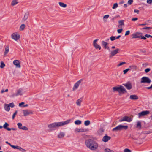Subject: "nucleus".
<instances>
[{
  "mask_svg": "<svg viewBox=\"0 0 152 152\" xmlns=\"http://www.w3.org/2000/svg\"><path fill=\"white\" fill-rule=\"evenodd\" d=\"M85 144L87 147L92 151H96L99 147L98 143L92 139L87 140Z\"/></svg>",
  "mask_w": 152,
  "mask_h": 152,
  "instance_id": "f257e3e1",
  "label": "nucleus"
},
{
  "mask_svg": "<svg viewBox=\"0 0 152 152\" xmlns=\"http://www.w3.org/2000/svg\"><path fill=\"white\" fill-rule=\"evenodd\" d=\"M70 121V120H68L63 122H55L48 124L47 126L49 129L51 131L55 128L59 127L67 124L69 123Z\"/></svg>",
  "mask_w": 152,
  "mask_h": 152,
  "instance_id": "f03ea898",
  "label": "nucleus"
},
{
  "mask_svg": "<svg viewBox=\"0 0 152 152\" xmlns=\"http://www.w3.org/2000/svg\"><path fill=\"white\" fill-rule=\"evenodd\" d=\"M113 92H118L119 95H121V94L127 92L126 89L124 87L122 86H120L118 87H113Z\"/></svg>",
  "mask_w": 152,
  "mask_h": 152,
  "instance_id": "7ed1b4c3",
  "label": "nucleus"
},
{
  "mask_svg": "<svg viewBox=\"0 0 152 152\" xmlns=\"http://www.w3.org/2000/svg\"><path fill=\"white\" fill-rule=\"evenodd\" d=\"M20 37V35L18 32L13 33L11 35V39L16 42H17L19 40Z\"/></svg>",
  "mask_w": 152,
  "mask_h": 152,
  "instance_id": "20e7f679",
  "label": "nucleus"
},
{
  "mask_svg": "<svg viewBox=\"0 0 152 152\" xmlns=\"http://www.w3.org/2000/svg\"><path fill=\"white\" fill-rule=\"evenodd\" d=\"M128 126H124L122 125H119L116 127L113 128L112 129L113 132H117L120 131L123 129L126 130L127 129Z\"/></svg>",
  "mask_w": 152,
  "mask_h": 152,
  "instance_id": "39448f33",
  "label": "nucleus"
},
{
  "mask_svg": "<svg viewBox=\"0 0 152 152\" xmlns=\"http://www.w3.org/2000/svg\"><path fill=\"white\" fill-rule=\"evenodd\" d=\"M83 81V80L82 79H81L77 81L74 84L72 89L73 91H76L78 88L79 86L81 84Z\"/></svg>",
  "mask_w": 152,
  "mask_h": 152,
  "instance_id": "423d86ee",
  "label": "nucleus"
},
{
  "mask_svg": "<svg viewBox=\"0 0 152 152\" xmlns=\"http://www.w3.org/2000/svg\"><path fill=\"white\" fill-rule=\"evenodd\" d=\"M151 81V80L148 77L145 76L142 77L140 80L141 83L149 84Z\"/></svg>",
  "mask_w": 152,
  "mask_h": 152,
  "instance_id": "0eeeda50",
  "label": "nucleus"
},
{
  "mask_svg": "<svg viewBox=\"0 0 152 152\" xmlns=\"http://www.w3.org/2000/svg\"><path fill=\"white\" fill-rule=\"evenodd\" d=\"M23 116L25 117L33 114L32 111L30 110H23Z\"/></svg>",
  "mask_w": 152,
  "mask_h": 152,
  "instance_id": "6e6552de",
  "label": "nucleus"
},
{
  "mask_svg": "<svg viewBox=\"0 0 152 152\" xmlns=\"http://www.w3.org/2000/svg\"><path fill=\"white\" fill-rule=\"evenodd\" d=\"M150 113V112L148 110H146L142 111L140 112L138 114V115L139 118L145 116L146 115L149 114Z\"/></svg>",
  "mask_w": 152,
  "mask_h": 152,
  "instance_id": "1a4fd4ad",
  "label": "nucleus"
},
{
  "mask_svg": "<svg viewBox=\"0 0 152 152\" xmlns=\"http://www.w3.org/2000/svg\"><path fill=\"white\" fill-rule=\"evenodd\" d=\"M132 121V119L130 117L125 116L121 118L119 120V122H122L124 121H126L128 122H130Z\"/></svg>",
  "mask_w": 152,
  "mask_h": 152,
  "instance_id": "9d476101",
  "label": "nucleus"
},
{
  "mask_svg": "<svg viewBox=\"0 0 152 152\" xmlns=\"http://www.w3.org/2000/svg\"><path fill=\"white\" fill-rule=\"evenodd\" d=\"M120 49L119 48H116L115 50L111 51H110V55L109 57L110 58H111L117 54L119 53Z\"/></svg>",
  "mask_w": 152,
  "mask_h": 152,
  "instance_id": "9b49d317",
  "label": "nucleus"
},
{
  "mask_svg": "<svg viewBox=\"0 0 152 152\" xmlns=\"http://www.w3.org/2000/svg\"><path fill=\"white\" fill-rule=\"evenodd\" d=\"M13 64L15 66L16 68H20L21 67L20 62L18 60H15L13 62Z\"/></svg>",
  "mask_w": 152,
  "mask_h": 152,
  "instance_id": "f8f14e48",
  "label": "nucleus"
},
{
  "mask_svg": "<svg viewBox=\"0 0 152 152\" xmlns=\"http://www.w3.org/2000/svg\"><path fill=\"white\" fill-rule=\"evenodd\" d=\"M98 40V39L94 40L93 41V45L96 49H99L100 50L101 49V47L97 43Z\"/></svg>",
  "mask_w": 152,
  "mask_h": 152,
  "instance_id": "ddd939ff",
  "label": "nucleus"
},
{
  "mask_svg": "<svg viewBox=\"0 0 152 152\" xmlns=\"http://www.w3.org/2000/svg\"><path fill=\"white\" fill-rule=\"evenodd\" d=\"M142 34L140 32H136L132 35V38L136 39L140 37L141 35Z\"/></svg>",
  "mask_w": 152,
  "mask_h": 152,
  "instance_id": "4468645a",
  "label": "nucleus"
},
{
  "mask_svg": "<svg viewBox=\"0 0 152 152\" xmlns=\"http://www.w3.org/2000/svg\"><path fill=\"white\" fill-rule=\"evenodd\" d=\"M88 129H84L83 128H76L75 129V132L76 133L77 132H80L88 131Z\"/></svg>",
  "mask_w": 152,
  "mask_h": 152,
  "instance_id": "2eb2a0df",
  "label": "nucleus"
},
{
  "mask_svg": "<svg viewBox=\"0 0 152 152\" xmlns=\"http://www.w3.org/2000/svg\"><path fill=\"white\" fill-rule=\"evenodd\" d=\"M17 124L19 129L24 130H27L28 129V128L25 126H22V124L21 123H18Z\"/></svg>",
  "mask_w": 152,
  "mask_h": 152,
  "instance_id": "dca6fc26",
  "label": "nucleus"
},
{
  "mask_svg": "<svg viewBox=\"0 0 152 152\" xmlns=\"http://www.w3.org/2000/svg\"><path fill=\"white\" fill-rule=\"evenodd\" d=\"M111 138L110 136H109L107 135L104 136L102 139V141L104 142H106L111 139Z\"/></svg>",
  "mask_w": 152,
  "mask_h": 152,
  "instance_id": "f3484780",
  "label": "nucleus"
},
{
  "mask_svg": "<svg viewBox=\"0 0 152 152\" xmlns=\"http://www.w3.org/2000/svg\"><path fill=\"white\" fill-rule=\"evenodd\" d=\"M123 85L125 86L128 90H130L132 88V85L130 82L127 83H126L124 84Z\"/></svg>",
  "mask_w": 152,
  "mask_h": 152,
  "instance_id": "a211bd4d",
  "label": "nucleus"
},
{
  "mask_svg": "<svg viewBox=\"0 0 152 152\" xmlns=\"http://www.w3.org/2000/svg\"><path fill=\"white\" fill-rule=\"evenodd\" d=\"M65 136V133L64 132H59L57 136V137L59 139L63 138Z\"/></svg>",
  "mask_w": 152,
  "mask_h": 152,
  "instance_id": "6ab92c4d",
  "label": "nucleus"
},
{
  "mask_svg": "<svg viewBox=\"0 0 152 152\" xmlns=\"http://www.w3.org/2000/svg\"><path fill=\"white\" fill-rule=\"evenodd\" d=\"M102 44L105 49H107L108 50H110V48L108 46V43L104 41H102Z\"/></svg>",
  "mask_w": 152,
  "mask_h": 152,
  "instance_id": "aec40b11",
  "label": "nucleus"
},
{
  "mask_svg": "<svg viewBox=\"0 0 152 152\" xmlns=\"http://www.w3.org/2000/svg\"><path fill=\"white\" fill-rule=\"evenodd\" d=\"M83 100V98H80L77 99L75 103L77 106H80L81 105V103Z\"/></svg>",
  "mask_w": 152,
  "mask_h": 152,
  "instance_id": "412c9836",
  "label": "nucleus"
},
{
  "mask_svg": "<svg viewBox=\"0 0 152 152\" xmlns=\"http://www.w3.org/2000/svg\"><path fill=\"white\" fill-rule=\"evenodd\" d=\"M17 94L18 96H22L23 94V90L21 88H19L16 91Z\"/></svg>",
  "mask_w": 152,
  "mask_h": 152,
  "instance_id": "4be33fe9",
  "label": "nucleus"
},
{
  "mask_svg": "<svg viewBox=\"0 0 152 152\" xmlns=\"http://www.w3.org/2000/svg\"><path fill=\"white\" fill-rule=\"evenodd\" d=\"M129 98L130 99L133 100H136L138 99V96L136 95H130Z\"/></svg>",
  "mask_w": 152,
  "mask_h": 152,
  "instance_id": "5701e85b",
  "label": "nucleus"
},
{
  "mask_svg": "<svg viewBox=\"0 0 152 152\" xmlns=\"http://www.w3.org/2000/svg\"><path fill=\"white\" fill-rule=\"evenodd\" d=\"M124 20H121L118 21L119 25L118 26V28H121L124 26Z\"/></svg>",
  "mask_w": 152,
  "mask_h": 152,
  "instance_id": "b1692460",
  "label": "nucleus"
},
{
  "mask_svg": "<svg viewBox=\"0 0 152 152\" xmlns=\"http://www.w3.org/2000/svg\"><path fill=\"white\" fill-rule=\"evenodd\" d=\"M13 148L14 149H19L22 152H25V150L23 149L21 147L18 146H14L13 147Z\"/></svg>",
  "mask_w": 152,
  "mask_h": 152,
  "instance_id": "393cba45",
  "label": "nucleus"
},
{
  "mask_svg": "<svg viewBox=\"0 0 152 152\" xmlns=\"http://www.w3.org/2000/svg\"><path fill=\"white\" fill-rule=\"evenodd\" d=\"M9 126V124L7 122H5L3 126V127L4 129H6L8 131H10L11 130V128H8L7 127Z\"/></svg>",
  "mask_w": 152,
  "mask_h": 152,
  "instance_id": "a878e982",
  "label": "nucleus"
},
{
  "mask_svg": "<svg viewBox=\"0 0 152 152\" xmlns=\"http://www.w3.org/2000/svg\"><path fill=\"white\" fill-rule=\"evenodd\" d=\"M29 14L28 12L25 13L24 15L23 18V20L24 21H26L28 18Z\"/></svg>",
  "mask_w": 152,
  "mask_h": 152,
  "instance_id": "bb28decb",
  "label": "nucleus"
},
{
  "mask_svg": "<svg viewBox=\"0 0 152 152\" xmlns=\"http://www.w3.org/2000/svg\"><path fill=\"white\" fill-rule=\"evenodd\" d=\"M129 68L130 70H136L137 69V66L136 65H132L129 66Z\"/></svg>",
  "mask_w": 152,
  "mask_h": 152,
  "instance_id": "cd10ccee",
  "label": "nucleus"
},
{
  "mask_svg": "<svg viewBox=\"0 0 152 152\" xmlns=\"http://www.w3.org/2000/svg\"><path fill=\"white\" fill-rule=\"evenodd\" d=\"M58 4L60 7L63 8H65L67 7V5L63 2H59Z\"/></svg>",
  "mask_w": 152,
  "mask_h": 152,
  "instance_id": "c85d7f7f",
  "label": "nucleus"
},
{
  "mask_svg": "<svg viewBox=\"0 0 152 152\" xmlns=\"http://www.w3.org/2000/svg\"><path fill=\"white\" fill-rule=\"evenodd\" d=\"M18 3V0H12L11 4V6H13L17 4Z\"/></svg>",
  "mask_w": 152,
  "mask_h": 152,
  "instance_id": "c756f323",
  "label": "nucleus"
},
{
  "mask_svg": "<svg viewBox=\"0 0 152 152\" xmlns=\"http://www.w3.org/2000/svg\"><path fill=\"white\" fill-rule=\"evenodd\" d=\"M109 17V15H105L103 16V20L104 22H106L107 21V19Z\"/></svg>",
  "mask_w": 152,
  "mask_h": 152,
  "instance_id": "7c9ffc66",
  "label": "nucleus"
},
{
  "mask_svg": "<svg viewBox=\"0 0 152 152\" xmlns=\"http://www.w3.org/2000/svg\"><path fill=\"white\" fill-rule=\"evenodd\" d=\"M104 132V130L102 128L100 129L97 132V134L100 135L102 134Z\"/></svg>",
  "mask_w": 152,
  "mask_h": 152,
  "instance_id": "2f4dec72",
  "label": "nucleus"
},
{
  "mask_svg": "<svg viewBox=\"0 0 152 152\" xmlns=\"http://www.w3.org/2000/svg\"><path fill=\"white\" fill-rule=\"evenodd\" d=\"M4 107L5 110L7 111H10V108L9 104H5L4 105Z\"/></svg>",
  "mask_w": 152,
  "mask_h": 152,
  "instance_id": "473e14b6",
  "label": "nucleus"
},
{
  "mask_svg": "<svg viewBox=\"0 0 152 152\" xmlns=\"http://www.w3.org/2000/svg\"><path fill=\"white\" fill-rule=\"evenodd\" d=\"M9 50V47L8 46H7L5 49V51L4 52V55H6L8 52Z\"/></svg>",
  "mask_w": 152,
  "mask_h": 152,
  "instance_id": "72a5a7b5",
  "label": "nucleus"
},
{
  "mask_svg": "<svg viewBox=\"0 0 152 152\" xmlns=\"http://www.w3.org/2000/svg\"><path fill=\"white\" fill-rule=\"evenodd\" d=\"M141 127V123L140 121H138L137 123L136 127L139 129H140Z\"/></svg>",
  "mask_w": 152,
  "mask_h": 152,
  "instance_id": "f704fd0d",
  "label": "nucleus"
},
{
  "mask_svg": "<svg viewBox=\"0 0 152 152\" xmlns=\"http://www.w3.org/2000/svg\"><path fill=\"white\" fill-rule=\"evenodd\" d=\"M25 25L24 24H22L20 26V27L19 30L21 31H23L25 28Z\"/></svg>",
  "mask_w": 152,
  "mask_h": 152,
  "instance_id": "c9c22d12",
  "label": "nucleus"
},
{
  "mask_svg": "<svg viewBox=\"0 0 152 152\" xmlns=\"http://www.w3.org/2000/svg\"><path fill=\"white\" fill-rule=\"evenodd\" d=\"M104 152H114V151L109 148H106L104 149Z\"/></svg>",
  "mask_w": 152,
  "mask_h": 152,
  "instance_id": "e433bc0d",
  "label": "nucleus"
},
{
  "mask_svg": "<svg viewBox=\"0 0 152 152\" xmlns=\"http://www.w3.org/2000/svg\"><path fill=\"white\" fill-rule=\"evenodd\" d=\"M90 124V122L89 120H87L86 121L84 122V125L86 126H87L89 125Z\"/></svg>",
  "mask_w": 152,
  "mask_h": 152,
  "instance_id": "4c0bfd02",
  "label": "nucleus"
},
{
  "mask_svg": "<svg viewBox=\"0 0 152 152\" xmlns=\"http://www.w3.org/2000/svg\"><path fill=\"white\" fill-rule=\"evenodd\" d=\"M118 4L117 3H114L112 7L113 10H114L116 8L118 7Z\"/></svg>",
  "mask_w": 152,
  "mask_h": 152,
  "instance_id": "58836bf2",
  "label": "nucleus"
},
{
  "mask_svg": "<svg viewBox=\"0 0 152 152\" xmlns=\"http://www.w3.org/2000/svg\"><path fill=\"white\" fill-rule=\"evenodd\" d=\"M75 123L76 125H80L81 124V121L79 120H77L75 121Z\"/></svg>",
  "mask_w": 152,
  "mask_h": 152,
  "instance_id": "ea45409f",
  "label": "nucleus"
},
{
  "mask_svg": "<svg viewBox=\"0 0 152 152\" xmlns=\"http://www.w3.org/2000/svg\"><path fill=\"white\" fill-rule=\"evenodd\" d=\"M5 66V64L3 62H1V65L0 67L1 68H3Z\"/></svg>",
  "mask_w": 152,
  "mask_h": 152,
  "instance_id": "a19ab883",
  "label": "nucleus"
},
{
  "mask_svg": "<svg viewBox=\"0 0 152 152\" xmlns=\"http://www.w3.org/2000/svg\"><path fill=\"white\" fill-rule=\"evenodd\" d=\"M152 28V27H145L142 28H141L142 30H149L150 29H151Z\"/></svg>",
  "mask_w": 152,
  "mask_h": 152,
  "instance_id": "79ce46f5",
  "label": "nucleus"
},
{
  "mask_svg": "<svg viewBox=\"0 0 152 152\" xmlns=\"http://www.w3.org/2000/svg\"><path fill=\"white\" fill-rule=\"evenodd\" d=\"M129 70H130V69L129 68H127L126 69L123 70V72L124 74H126L127 73V72Z\"/></svg>",
  "mask_w": 152,
  "mask_h": 152,
  "instance_id": "37998d69",
  "label": "nucleus"
},
{
  "mask_svg": "<svg viewBox=\"0 0 152 152\" xmlns=\"http://www.w3.org/2000/svg\"><path fill=\"white\" fill-rule=\"evenodd\" d=\"M124 152H131V151L128 148H125L123 150Z\"/></svg>",
  "mask_w": 152,
  "mask_h": 152,
  "instance_id": "c03bdc74",
  "label": "nucleus"
},
{
  "mask_svg": "<svg viewBox=\"0 0 152 152\" xmlns=\"http://www.w3.org/2000/svg\"><path fill=\"white\" fill-rule=\"evenodd\" d=\"M126 63L124 62H121L117 65V66L118 67L120 66L123 64H125Z\"/></svg>",
  "mask_w": 152,
  "mask_h": 152,
  "instance_id": "a18cd8bd",
  "label": "nucleus"
},
{
  "mask_svg": "<svg viewBox=\"0 0 152 152\" xmlns=\"http://www.w3.org/2000/svg\"><path fill=\"white\" fill-rule=\"evenodd\" d=\"M116 39L115 37V36H111L110 37V39L111 41H113Z\"/></svg>",
  "mask_w": 152,
  "mask_h": 152,
  "instance_id": "49530a36",
  "label": "nucleus"
},
{
  "mask_svg": "<svg viewBox=\"0 0 152 152\" xmlns=\"http://www.w3.org/2000/svg\"><path fill=\"white\" fill-rule=\"evenodd\" d=\"M123 31L122 28H120V29H118L117 30V32L119 33H121Z\"/></svg>",
  "mask_w": 152,
  "mask_h": 152,
  "instance_id": "de8ad7c7",
  "label": "nucleus"
},
{
  "mask_svg": "<svg viewBox=\"0 0 152 152\" xmlns=\"http://www.w3.org/2000/svg\"><path fill=\"white\" fill-rule=\"evenodd\" d=\"M9 105L10 106V107L11 108L15 106V105H14V104L13 103H10L9 104Z\"/></svg>",
  "mask_w": 152,
  "mask_h": 152,
  "instance_id": "09e8293b",
  "label": "nucleus"
},
{
  "mask_svg": "<svg viewBox=\"0 0 152 152\" xmlns=\"http://www.w3.org/2000/svg\"><path fill=\"white\" fill-rule=\"evenodd\" d=\"M18 96V95L17 94V93L16 92V93L12 94V95H11V97H14L15 96Z\"/></svg>",
  "mask_w": 152,
  "mask_h": 152,
  "instance_id": "8fccbe9b",
  "label": "nucleus"
},
{
  "mask_svg": "<svg viewBox=\"0 0 152 152\" xmlns=\"http://www.w3.org/2000/svg\"><path fill=\"white\" fill-rule=\"evenodd\" d=\"M133 0H129L128 1V4L129 5L131 4L133 2Z\"/></svg>",
  "mask_w": 152,
  "mask_h": 152,
  "instance_id": "3c124183",
  "label": "nucleus"
},
{
  "mask_svg": "<svg viewBox=\"0 0 152 152\" xmlns=\"http://www.w3.org/2000/svg\"><path fill=\"white\" fill-rule=\"evenodd\" d=\"M17 113V111H15V113L13 114V115H12V118L13 119H14V118L15 116V115H16V114Z\"/></svg>",
  "mask_w": 152,
  "mask_h": 152,
  "instance_id": "603ef678",
  "label": "nucleus"
},
{
  "mask_svg": "<svg viewBox=\"0 0 152 152\" xmlns=\"http://www.w3.org/2000/svg\"><path fill=\"white\" fill-rule=\"evenodd\" d=\"M130 31L129 30L126 31L125 33V35L127 36V35H129L130 34Z\"/></svg>",
  "mask_w": 152,
  "mask_h": 152,
  "instance_id": "864d4df0",
  "label": "nucleus"
},
{
  "mask_svg": "<svg viewBox=\"0 0 152 152\" xmlns=\"http://www.w3.org/2000/svg\"><path fill=\"white\" fill-rule=\"evenodd\" d=\"M150 70L151 69L150 68H148L145 69V71L146 73H148L150 71Z\"/></svg>",
  "mask_w": 152,
  "mask_h": 152,
  "instance_id": "5fc2aeb1",
  "label": "nucleus"
},
{
  "mask_svg": "<svg viewBox=\"0 0 152 152\" xmlns=\"http://www.w3.org/2000/svg\"><path fill=\"white\" fill-rule=\"evenodd\" d=\"M24 102H22L20 103H19V106L20 107H23V105L24 104Z\"/></svg>",
  "mask_w": 152,
  "mask_h": 152,
  "instance_id": "6e6d98bb",
  "label": "nucleus"
},
{
  "mask_svg": "<svg viewBox=\"0 0 152 152\" xmlns=\"http://www.w3.org/2000/svg\"><path fill=\"white\" fill-rule=\"evenodd\" d=\"M145 36L147 38H149L150 37L152 38V36L149 34H145Z\"/></svg>",
  "mask_w": 152,
  "mask_h": 152,
  "instance_id": "4d7b16f0",
  "label": "nucleus"
},
{
  "mask_svg": "<svg viewBox=\"0 0 152 152\" xmlns=\"http://www.w3.org/2000/svg\"><path fill=\"white\" fill-rule=\"evenodd\" d=\"M140 37H141V39H142L143 40H145L146 39V37H145H145L144 36H142L141 35Z\"/></svg>",
  "mask_w": 152,
  "mask_h": 152,
  "instance_id": "13d9d810",
  "label": "nucleus"
},
{
  "mask_svg": "<svg viewBox=\"0 0 152 152\" xmlns=\"http://www.w3.org/2000/svg\"><path fill=\"white\" fill-rule=\"evenodd\" d=\"M6 143L7 144H8V145H10V146L12 147V148H13V146H14L15 145H11L10 143H9L8 141H6Z\"/></svg>",
  "mask_w": 152,
  "mask_h": 152,
  "instance_id": "bf43d9fd",
  "label": "nucleus"
},
{
  "mask_svg": "<svg viewBox=\"0 0 152 152\" xmlns=\"http://www.w3.org/2000/svg\"><path fill=\"white\" fill-rule=\"evenodd\" d=\"M147 2L148 4L152 3V0H147Z\"/></svg>",
  "mask_w": 152,
  "mask_h": 152,
  "instance_id": "052dcab7",
  "label": "nucleus"
},
{
  "mask_svg": "<svg viewBox=\"0 0 152 152\" xmlns=\"http://www.w3.org/2000/svg\"><path fill=\"white\" fill-rule=\"evenodd\" d=\"M137 20L138 18H132V20L133 21H135Z\"/></svg>",
  "mask_w": 152,
  "mask_h": 152,
  "instance_id": "680f3d73",
  "label": "nucleus"
},
{
  "mask_svg": "<svg viewBox=\"0 0 152 152\" xmlns=\"http://www.w3.org/2000/svg\"><path fill=\"white\" fill-rule=\"evenodd\" d=\"M134 11L135 13H137V14H138L139 12V10H134Z\"/></svg>",
  "mask_w": 152,
  "mask_h": 152,
  "instance_id": "e2e57ef3",
  "label": "nucleus"
},
{
  "mask_svg": "<svg viewBox=\"0 0 152 152\" xmlns=\"http://www.w3.org/2000/svg\"><path fill=\"white\" fill-rule=\"evenodd\" d=\"M124 1L122 0L121 1H120V2H119V4H122L124 3Z\"/></svg>",
  "mask_w": 152,
  "mask_h": 152,
  "instance_id": "0e129e2a",
  "label": "nucleus"
},
{
  "mask_svg": "<svg viewBox=\"0 0 152 152\" xmlns=\"http://www.w3.org/2000/svg\"><path fill=\"white\" fill-rule=\"evenodd\" d=\"M146 88L148 89H152V84L151 86L149 87H147Z\"/></svg>",
  "mask_w": 152,
  "mask_h": 152,
  "instance_id": "69168bd1",
  "label": "nucleus"
},
{
  "mask_svg": "<svg viewBox=\"0 0 152 152\" xmlns=\"http://www.w3.org/2000/svg\"><path fill=\"white\" fill-rule=\"evenodd\" d=\"M121 36L120 35H119L118 36H117L116 38V39H119L120 37Z\"/></svg>",
  "mask_w": 152,
  "mask_h": 152,
  "instance_id": "338daca9",
  "label": "nucleus"
},
{
  "mask_svg": "<svg viewBox=\"0 0 152 152\" xmlns=\"http://www.w3.org/2000/svg\"><path fill=\"white\" fill-rule=\"evenodd\" d=\"M124 7L125 8H126L127 7V4H124Z\"/></svg>",
  "mask_w": 152,
  "mask_h": 152,
  "instance_id": "774afa93",
  "label": "nucleus"
}]
</instances>
